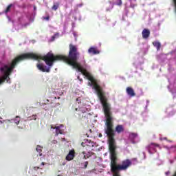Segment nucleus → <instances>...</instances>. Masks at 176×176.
<instances>
[{
    "mask_svg": "<svg viewBox=\"0 0 176 176\" xmlns=\"http://www.w3.org/2000/svg\"><path fill=\"white\" fill-rule=\"evenodd\" d=\"M103 107L105 116L104 132L109 138V149L110 151V167L113 176H120V171H126L133 164L131 160L126 159L122 161L121 164H118V155L116 154V142H115V129H113V115L112 114L111 104L105 95H98Z\"/></svg>",
    "mask_w": 176,
    "mask_h": 176,
    "instance_id": "1",
    "label": "nucleus"
},
{
    "mask_svg": "<svg viewBox=\"0 0 176 176\" xmlns=\"http://www.w3.org/2000/svg\"><path fill=\"white\" fill-rule=\"evenodd\" d=\"M156 148H160V145H159L156 143H151L147 146V149H148L149 153H154V152H156Z\"/></svg>",
    "mask_w": 176,
    "mask_h": 176,
    "instance_id": "2",
    "label": "nucleus"
},
{
    "mask_svg": "<svg viewBox=\"0 0 176 176\" xmlns=\"http://www.w3.org/2000/svg\"><path fill=\"white\" fill-rule=\"evenodd\" d=\"M74 157H75V150L72 149L69 151L65 159L67 162H71V160H74Z\"/></svg>",
    "mask_w": 176,
    "mask_h": 176,
    "instance_id": "3",
    "label": "nucleus"
},
{
    "mask_svg": "<svg viewBox=\"0 0 176 176\" xmlns=\"http://www.w3.org/2000/svg\"><path fill=\"white\" fill-rule=\"evenodd\" d=\"M88 53H89V54L94 55L100 54V50H98V49L96 47H91L88 50Z\"/></svg>",
    "mask_w": 176,
    "mask_h": 176,
    "instance_id": "4",
    "label": "nucleus"
},
{
    "mask_svg": "<svg viewBox=\"0 0 176 176\" xmlns=\"http://www.w3.org/2000/svg\"><path fill=\"white\" fill-rule=\"evenodd\" d=\"M126 91L129 97H135V92L131 87H126Z\"/></svg>",
    "mask_w": 176,
    "mask_h": 176,
    "instance_id": "5",
    "label": "nucleus"
},
{
    "mask_svg": "<svg viewBox=\"0 0 176 176\" xmlns=\"http://www.w3.org/2000/svg\"><path fill=\"white\" fill-rule=\"evenodd\" d=\"M143 39H148L151 35V31L148 29H144L142 32Z\"/></svg>",
    "mask_w": 176,
    "mask_h": 176,
    "instance_id": "6",
    "label": "nucleus"
},
{
    "mask_svg": "<svg viewBox=\"0 0 176 176\" xmlns=\"http://www.w3.org/2000/svg\"><path fill=\"white\" fill-rule=\"evenodd\" d=\"M116 131L118 133V134H120L121 133H123L124 131V126L121 124H118L116 126Z\"/></svg>",
    "mask_w": 176,
    "mask_h": 176,
    "instance_id": "7",
    "label": "nucleus"
},
{
    "mask_svg": "<svg viewBox=\"0 0 176 176\" xmlns=\"http://www.w3.org/2000/svg\"><path fill=\"white\" fill-rule=\"evenodd\" d=\"M138 137V135L135 133H131L129 134V138L131 140L133 144H134V140Z\"/></svg>",
    "mask_w": 176,
    "mask_h": 176,
    "instance_id": "8",
    "label": "nucleus"
},
{
    "mask_svg": "<svg viewBox=\"0 0 176 176\" xmlns=\"http://www.w3.org/2000/svg\"><path fill=\"white\" fill-rule=\"evenodd\" d=\"M153 46L156 47L157 50H160V47H162V44L159 41H154L153 42Z\"/></svg>",
    "mask_w": 176,
    "mask_h": 176,
    "instance_id": "9",
    "label": "nucleus"
},
{
    "mask_svg": "<svg viewBox=\"0 0 176 176\" xmlns=\"http://www.w3.org/2000/svg\"><path fill=\"white\" fill-rule=\"evenodd\" d=\"M59 7H60V3L58 2L54 3L53 6L52 7V10L56 12V10H57V9H58Z\"/></svg>",
    "mask_w": 176,
    "mask_h": 176,
    "instance_id": "10",
    "label": "nucleus"
},
{
    "mask_svg": "<svg viewBox=\"0 0 176 176\" xmlns=\"http://www.w3.org/2000/svg\"><path fill=\"white\" fill-rule=\"evenodd\" d=\"M55 129H56V135H58V134H63V131H61L60 126H55Z\"/></svg>",
    "mask_w": 176,
    "mask_h": 176,
    "instance_id": "11",
    "label": "nucleus"
},
{
    "mask_svg": "<svg viewBox=\"0 0 176 176\" xmlns=\"http://www.w3.org/2000/svg\"><path fill=\"white\" fill-rule=\"evenodd\" d=\"M13 6V4H10L6 8V10L4 11V13H9L10 12V9H12V7Z\"/></svg>",
    "mask_w": 176,
    "mask_h": 176,
    "instance_id": "12",
    "label": "nucleus"
},
{
    "mask_svg": "<svg viewBox=\"0 0 176 176\" xmlns=\"http://www.w3.org/2000/svg\"><path fill=\"white\" fill-rule=\"evenodd\" d=\"M36 151L38 153L39 156L42 155V147L41 146H37Z\"/></svg>",
    "mask_w": 176,
    "mask_h": 176,
    "instance_id": "13",
    "label": "nucleus"
},
{
    "mask_svg": "<svg viewBox=\"0 0 176 176\" xmlns=\"http://www.w3.org/2000/svg\"><path fill=\"white\" fill-rule=\"evenodd\" d=\"M36 67H37L38 69H39V71H41L42 72H43V64L38 63L36 65Z\"/></svg>",
    "mask_w": 176,
    "mask_h": 176,
    "instance_id": "14",
    "label": "nucleus"
},
{
    "mask_svg": "<svg viewBox=\"0 0 176 176\" xmlns=\"http://www.w3.org/2000/svg\"><path fill=\"white\" fill-rule=\"evenodd\" d=\"M28 120H36V115H33L32 117H29Z\"/></svg>",
    "mask_w": 176,
    "mask_h": 176,
    "instance_id": "15",
    "label": "nucleus"
},
{
    "mask_svg": "<svg viewBox=\"0 0 176 176\" xmlns=\"http://www.w3.org/2000/svg\"><path fill=\"white\" fill-rule=\"evenodd\" d=\"M14 122L16 123V124H19V123H20V117L16 116L15 118Z\"/></svg>",
    "mask_w": 176,
    "mask_h": 176,
    "instance_id": "16",
    "label": "nucleus"
},
{
    "mask_svg": "<svg viewBox=\"0 0 176 176\" xmlns=\"http://www.w3.org/2000/svg\"><path fill=\"white\" fill-rule=\"evenodd\" d=\"M116 5H118V6H122V0H117Z\"/></svg>",
    "mask_w": 176,
    "mask_h": 176,
    "instance_id": "17",
    "label": "nucleus"
},
{
    "mask_svg": "<svg viewBox=\"0 0 176 176\" xmlns=\"http://www.w3.org/2000/svg\"><path fill=\"white\" fill-rule=\"evenodd\" d=\"M82 155H84V159H89V157H90V156H87L86 155V153L85 151L82 152Z\"/></svg>",
    "mask_w": 176,
    "mask_h": 176,
    "instance_id": "18",
    "label": "nucleus"
},
{
    "mask_svg": "<svg viewBox=\"0 0 176 176\" xmlns=\"http://www.w3.org/2000/svg\"><path fill=\"white\" fill-rule=\"evenodd\" d=\"M87 166H89V162H85L84 168H87Z\"/></svg>",
    "mask_w": 176,
    "mask_h": 176,
    "instance_id": "19",
    "label": "nucleus"
},
{
    "mask_svg": "<svg viewBox=\"0 0 176 176\" xmlns=\"http://www.w3.org/2000/svg\"><path fill=\"white\" fill-rule=\"evenodd\" d=\"M39 168H41L39 166H34V170H35L36 171L37 170H39Z\"/></svg>",
    "mask_w": 176,
    "mask_h": 176,
    "instance_id": "20",
    "label": "nucleus"
},
{
    "mask_svg": "<svg viewBox=\"0 0 176 176\" xmlns=\"http://www.w3.org/2000/svg\"><path fill=\"white\" fill-rule=\"evenodd\" d=\"M165 175H166V176L170 175V171L166 172Z\"/></svg>",
    "mask_w": 176,
    "mask_h": 176,
    "instance_id": "21",
    "label": "nucleus"
},
{
    "mask_svg": "<svg viewBox=\"0 0 176 176\" xmlns=\"http://www.w3.org/2000/svg\"><path fill=\"white\" fill-rule=\"evenodd\" d=\"M51 129H56V126L54 127V126H53V125H51Z\"/></svg>",
    "mask_w": 176,
    "mask_h": 176,
    "instance_id": "22",
    "label": "nucleus"
},
{
    "mask_svg": "<svg viewBox=\"0 0 176 176\" xmlns=\"http://www.w3.org/2000/svg\"><path fill=\"white\" fill-rule=\"evenodd\" d=\"M81 145H82V146H85V143H84V142H82V143H81Z\"/></svg>",
    "mask_w": 176,
    "mask_h": 176,
    "instance_id": "23",
    "label": "nucleus"
},
{
    "mask_svg": "<svg viewBox=\"0 0 176 176\" xmlns=\"http://www.w3.org/2000/svg\"><path fill=\"white\" fill-rule=\"evenodd\" d=\"M41 166H45V162H42Z\"/></svg>",
    "mask_w": 176,
    "mask_h": 176,
    "instance_id": "24",
    "label": "nucleus"
},
{
    "mask_svg": "<svg viewBox=\"0 0 176 176\" xmlns=\"http://www.w3.org/2000/svg\"><path fill=\"white\" fill-rule=\"evenodd\" d=\"M34 10H36V7L34 6Z\"/></svg>",
    "mask_w": 176,
    "mask_h": 176,
    "instance_id": "25",
    "label": "nucleus"
},
{
    "mask_svg": "<svg viewBox=\"0 0 176 176\" xmlns=\"http://www.w3.org/2000/svg\"><path fill=\"white\" fill-rule=\"evenodd\" d=\"M49 19H50L49 16H47V17L46 18V20H49Z\"/></svg>",
    "mask_w": 176,
    "mask_h": 176,
    "instance_id": "26",
    "label": "nucleus"
},
{
    "mask_svg": "<svg viewBox=\"0 0 176 176\" xmlns=\"http://www.w3.org/2000/svg\"><path fill=\"white\" fill-rule=\"evenodd\" d=\"M76 111H78V108H76Z\"/></svg>",
    "mask_w": 176,
    "mask_h": 176,
    "instance_id": "27",
    "label": "nucleus"
},
{
    "mask_svg": "<svg viewBox=\"0 0 176 176\" xmlns=\"http://www.w3.org/2000/svg\"><path fill=\"white\" fill-rule=\"evenodd\" d=\"M87 156H89V155H87V157H87Z\"/></svg>",
    "mask_w": 176,
    "mask_h": 176,
    "instance_id": "28",
    "label": "nucleus"
},
{
    "mask_svg": "<svg viewBox=\"0 0 176 176\" xmlns=\"http://www.w3.org/2000/svg\"><path fill=\"white\" fill-rule=\"evenodd\" d=\"M58 176H60V175H58Z\"/></svg>",
    "mask_w": 176,
    "mask_h": 176,
    "instance_id": "29",
    "label": "nucleus"
}]
</instances>
